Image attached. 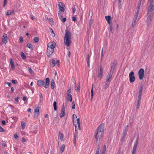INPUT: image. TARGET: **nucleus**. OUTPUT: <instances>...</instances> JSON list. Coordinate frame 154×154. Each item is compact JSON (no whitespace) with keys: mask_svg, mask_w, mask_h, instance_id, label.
I'll return each mask as SVG.
<instances>
[{"mask_svg":"<svg viewBox=\"0 0 154 154\" xmlns=\"http://www.w3.org/2000/svg\"><path fill=\"white\" fill-rule=\"evenodd\" d=\"M91 99H92L93 97V85H92V89L91 91Z\"/></svg>","mask_w":154,"mask_h":154,"instance_id":"nucleus-36","label":"nucleus"},{"mask_svg":"<svg viewBox=\"0 0 154 154\" xmlns=\"http://www.w3.org/2000/svg\"><path fill=\"white\" fill-rule=\"evenodd\" d=\"M61 19V21L63 22H65V21H66V18H60Z\"/></svg>","mask_w":154,"mask_h":154,"instance_id":"nucleus-49","label":"nucleus"},{"mask_svg":"<svg viewBox=\"0 0 154 154\" xmlns=\"http://www.w3.org/2000/svg\"><path fill=\"white\" fill-rule=\"evenodd\" d=\"M72 20L74 22L76 20V18L75 17H73L72 18Z\"/></svg>","mask_w":154,"mask_h":154,"instance_id":"nucleus-52","label":"nucleus"},{"mask_svg":"<svg viewBox=\"0 0 154 154\" xmlns=\"http://www.w3.org/2000/svg\"><path fill=\"white\" fill-rule=\"evenodd\" d=\"M138 74L140 79V80L142 79L144 74V70L142 69H140L139 71Z\"/></svg>","mask_w":154,"mask_h":154,"instance_id":"nucleus-13","label":"nucleus"},{"mask_svg":"<svg viewBox=\"0 0 154 154\" xmlns=\"http://www.w3.org/2000/svg\"><path fill=\"white\" fill-rule=\"evenodd\" d=\"M71 33L69 31H65V34L64 39V42L65 44L67 46H69L71 42L70 39Z\"/></svg>","mask_w":154,"mask_h":154,"instance_id":"nucleus-3","label":"nucleus"},{"mask_svg":"<svg viewBox=\"0 0 154 154\" xmlns=\"http://www.w3.org/2000/svg\"><path fill=\"white\" fill-rule=\"evenodd\" d=\"M50 64L51 66L53 67L55 66V61L54 60H52L50 61Z\"/></svg>","mask_w":154,"mask_h":154,"instance_id":"nucleus-25","label":"nucleus"},{"mask_svg":"<svg viewBox=\"0 0 154 154\" xmlns=\"http://www.w3.org/2000/svg\"><path fill=\"white\" fill-rule=\"evenodd\" d=\"M53 106L54 110L55 111L56 110H57V103L55 101L54 102Z\"/></svg>","mask_w":154,"mask_h":154,"instance_id":"nucleus-33","label":"nucleus"},{"mask_svg":"<svg viewBox=\"0 0 154 154\" xmlns=\"http://www.w3.org/2000/svg\"><path fill=\"white\" fill-rule=\"evenodd\" d=\"M75 90L77 91H79L80 90V85L79 84H75Z\"/></svg>","mask_w":154,"mask_h":154,"instance_id":"nucleus-22","label":"nucleus"},{"mask_svg":"<svg viewBox=\"0 0 154 154\" xmlns=\"http://www.w3.org/2000/svg\"><path fill=\"white\" fill-rule=\"evenodd\" d=\"M23 100L24 101H26V98L25 97H24L23 98Z\"/></svg>","mask_w":154,"mask_h":154,"instance_id":"nucleus-63","label":"nucleus"},{"mask_svg":"<svg viewBox=\"0 0 154 154\" xmlns=\"http://www.w3.org/2000/svg\"><path fill=\"white\" fill-rule=\"evenodd\" d=\"M14 137L15 139H17L18 138V136L17 134H14Z\"/></svg>","mask_w":154,"mask_h":154,"instance_id":"nucleus-57","label":"nucleus"},{"mask_svg":"<svg viewBox=\"0 0 154 154\" xmlns=\"http://www.w3.org/2000/svg\"><path fill=\"white\" fill-rule=\"evenodd\" d=\"M141 94L140 95L139 94V96H138V99H141Z\"/></svg>","mask_w":154,"mask_h":154,"instance_id":"nucleus-62","label":"nucleus"},{"mask_svg":"<svg viewBox=\"0 0 154 154\" xmlns=\"http://www.w3.org/2000/svg\"><path fill=\"white\" fill-rule=\"evenodd\" d=\"M143 89L142 86H140V88L139 91V94H141Z\"/></svg>","mask_w":154,"mask_h":154,"instance_id":"nucleus-42","label":"nucleus"},{"mask_svg":"<svg viewBox=\"0 0 154 154\" xmlns=\"http://www.w3.org/2000/svg\"><path fill=\"white\" fill-rule=\"evenodd\" d=\"M20 42L22 43L23 41V38L22 37H20L19 38Z\"/></svg>","mask_w":154,"mask_h":154,"instance_id":"nucleus-51","label":"nucleus"},{"mask_svg":"<svg viewBox=\"0 0 154 154\" xmlns=\"http://www.w3.org/2000/svg\"><path fill=\"white\" fill-rule=\"evenodd\" d=\"M105 18L109 24L112 23V22L111 20V17L110 16H106L105 17Z\"/></svg>","mask_w":154,"mask_h":154,"instance_id":"nucleus-20","label":"nucleus"},{"mask_svg":"<svg viewBox=\"0 0 154 154\" xmlns=\"http://www.w3.org/2000/svg\"><path fill=\"white\" fill-rule=\"evenodd\" d=\"M6 146V145L5 143H2V146L3 147H5Z\"/></svg>","mask_w":154,"mask_h":154,"instance_id":"nucleus-59","label":"nucleus"},{"mask_svg":"<svg viewBox=\"0 0 154 154\" xmlns=\"http://www.w3.org/2000/svg\"><path fill=\"white\" fill-rule=\"evenodd\" d=\"M65 114V108L64 106H63L61 110V113L60 115V118H62L63 117Z\"/></svg>","mask_w":154,"mask_h":154,"instance_id":"nucleus-21","label":"nucleus"},{"mask_svg":"<svg viewBox=\"0 0 154 154\" xmlns=\"http://www.w3.org/2000/svg\"><path fill=\"white\" fill-rule=\"evenodd\" d=\"M140 106V103H137V109H138L139 108Z\"/></svg>","mask_w":154,"mask_h":154,"instance_id":"nucleus-58","label":"nucleus"},{"mask_svg":"<svg viewBox=\"0 0 154 154\" xmlns=\"http://www.w3.org/2000/svg\"><path fill=\"white\" fill-rule=\"evenodd\" d=\"M5 84H7L8 85L9 87H10L11 85V83L10 82H6L5 83Z\"/></svg>","mask_w":154,"mask_h":154,"instance_id":"nucleus-50","label":"nucleus"},{"mask_svg":"<svg viewBox=\"0 0 154 154\" xmlns=\"http://www.w3.org/2000/svg\"><path fill=\"white\" fill-rule=\"evenodd\" d=\"M65 145L64 144L62 145L60 147V150L61 153L63 152L65 148Z\"/></svg>","mask_w":154,"mask_h":154,"instance_id":"nucleus-26","label":"nucleus"},{"mask_svg":"<svg viewBox=\"0 0 154 154\" xmlns=\"http://www.w3.org/2000/svg\"><path fill=\"white\" fill-rule=\"evenodd\" d=\"M54 51V49H52L51 48H48L47 53V56L48 57H50V56L53 53Z\"/></svg>","mask_w":154,"mask_h":154,"instance_id":"nucleus-14","label":"nucleus"},{"mask_svg":"<svg viewBox=\"0 0 154 154\" xmlns=\"http://www.w3.org/2000/svg\"><path fill=\"white\" fill-rule=\"evenodd\" d=\"M109 29L112 33L113 32V29L112 23L109 24Z\"/></svg>","mask_w":154,"mask_h":154,"instance_id":"nucleus-28","label":"nucleus"},{"mask_svg":"<svg viewBox=\"0 0 154 154\" xmlns=\"http://www.w3.org/2000/svg\"><path fill=\"white\" fill-rule=\"evenodd\" d=\"M140 7V2L139 3L138 5H137V8L136 9V11L135 13V15L133 18V21L134 22H136V20L137 19L138 16V13L139 11V10Z\"/></svg>","mask_w":154,"mask_h":154,"instance_id":"nucleus-6","label":"nucleus"},{"mask_svg":"<svg viewBox=\"0 0 154 154\" xmlns=\"http://www.w3.org/2000/svg\"><path fill=\"white\" fill-rule=\"evenodd\" d=\"M55 66L58 67L60 66L59 61V60H57L56 63H55Z\"/></svg>","mask_w":154,"mask_h":154,"instance_id":"nucleus-41","label":"nucleus"},{"mask_svg":"<svg viewBox=\"0 0 154 154\" xmlns=\"http://www.w3.org/2000/svg\"><path fill=\"white\" fill-rule=\"evenodd\" d=\"M138 141V138L137 137L135 143H134V146L133 149H136L137 146V144Z\"/></svg>","mask_w":154,"mask_h":154,"instance_id":"nucleus-24","label":"nucleus"},{"mask_svg":"<svg viewBox=\"0 0 154 154\" xmlns=\"http://www.w3.org/2000/svg\"><path fill=\"white\" fill-rule=\"evenodd\" d=\"M6 122H5V120H2V123L3 124V125H5V124Z\"/></svg>","mask_w":154,"mask_h":154,"instance_id":"nucleus-61","label":"nucleus"},{"mask_svg":"<svg viewBox=\"0 0 154 154\" xmlns=\"http://www.w3.org/2000/svg\"><path fill=\"white\" fill-rule=\"evenodd\" d=\"M112 73H110L107 76L106 81L105 84L104 86V88L106 89L109 86V85L112 80Z\"/></svg>","mask_w":154,"mask_h":154,"instance_id":"nucleus-5","label":"nucleus"},{"mask_svg":"<svg viewBox=\"0 0 154 154\" xmlns=\"http://www.w3.org/2000/svg\"><path fill=\"white\" fill-rule=\"evenodd\" d=\"M56 46V44L54 42H50L48 45V48L54 49V48Z\"/></svg>","mask_w":154,"mask_h":154,"instance_id":"nucleus-15","label":"nucleus"},{"mask_svg":"<svg viewBox=\"0 0 154 154\" xmlns=\"http://www.w3.org/2000/svg\"><path fill=\"white\" fill-rule=\"evenodd\" d=\"M10 61L11 67H14V63L12 59H10Z\"/></svg>","mask_w":154,"mask_h":154,"instance_id":"nucleus-30","label":"nucleus"},{"mask_svg":"<svg viewBox=\"0 0 154 154\" xmlns=\"http://www.w3.org/2000/svg\"><path fill=\"white\" fill-rule=\"evenodd\" d=\"M39 107L38 105H36L34 109V115L36 117H37L39 115Z\"/></svg>","mask_w":154,"mask_h":154,"instance_id":"nucleus-11","label":"nucleus"},{"mask_svg":"<svg viewBox=\"0 0 154 154\" xmlns=\"http://www.w3.org/2000/svg\"><path fill=\"white\" fill-rule=\"evenodd\" d=\"M73 122L75 128V133H76L78 129H80V123L79 119H77L76 115L73 114L72 115Z\"/></svg>","mask_w":154,"mask_h":154,"instance_id":"nucleus-4","label":"nucleus"},{"mask_svg":"<svg viewBox=\"0 0 154 154\" xmlns=\"http://www.w3.org/2000/svg\"><path fill=\"white\" fill-rule=\"evenodd\" d=\"M118 2H119V6H120L121 5V0H118Z\"/></svg>","mask_w":154,"mask_h":154,"instance_id":"nucleus-55","label":"nucleus"},{"mask_svg":"<svg viewBox=\"0 0 154 154\" xmlns=\"http://www.w3.org/2000/svg\"><path fill=\"white\" fill-rule=\"evenodd\" d=\"M86 60L87 61L88 66H89V55H88L86 58Z\"/></svg>","mask_w":154,"mask_h":154,"instance_id":"nucleus-34","label":"nucleus"},{"mask_svg":"<svg viewBox=\"0 0 154 154\" xmlns=\"http://www.w3.org/2000/svg\"><path fill=\"white\" fill-rule=\"evenodd\" d=\"M72 109H74L75 108V104L74 102L72 103Z\"/></svg>","mask_w":154,"mask_h":154,"instance_id":"nucleus-47","label":"nucleus"},{"mask_svg":"<svg viewBox=\"0 0 154 154\" xmlns=\"http://www.w3.org/2000/svg\"><path fill=\"white\" fill-rule=\"evenodd\" d=\"M117 63L116 60H114L111 63V67H114L117 66Z\"/></svg>","mask_w":154,"mask_h":154,"instance_id":"nucleus-19","label":"nucleus"},{"mask_svg":"<svg viewBox=\"0 0 154 154\" xmlns=\"http://www.w3.org/2000/svg\"><path fill=\"white\" fill-rule=\"evenodd\" d=\"M77 136V135L76 134H75L74 136V144L75 146L76 145V141Z\"/></svg>","mask_w":154,"mask_h":154,"instance_id":"nucleus-35","label":"nucleus"},{"mask_svg":"<svg viewBox=\"0 0 154 154\" xmlns=\"http://www.w3.org/2000/svg\"><path fill=\"white\" fill-rule=\"evenodd\" d=\"M8 37L7 34L5 33H3V36L2 38V42L1 43V45H2L3 43L6 44L8 42Z\"/></svg>","mask_w":154,"mask_h":154,"instance_id":"nucleus-7","label":"nucleus"},{"mask_svg":"<svg viewBox=\"0 0 154 154\" xmlns=\"http://www.w3.org/2000/svg\"><path fill=\"white\" fill-rule=\"evenodd\" d=\"M100 149V147H99V146H98L97 149L96 151V152L95 154H99Z\"/></svg>","mask_w":154,"mask_h":154,"instance_id":"nucleus-44","label":"nucleus"},{"mask_svg":"<svg viewBox=\"0 0 154 154\" xmlns=\"http://www.w3.org/2000/svg\"><path fill=\"white\" fill-rule=\"evenodd\" d=\"M28 70L30 74H33L34 73V72L31 68H28Z\"/></svg>","mask_w":154,"mask_h":154,"instance_id":"nucleus-38","label":"nucleus"},{"mask_svg":"<svg viewBox=\"0 0 154 154\" xmlns=\"http://www.w3.org/2000/svg\"><path fill=\"white\" fill-rule=\"evenodd\" d=\"M22 140L23 142H25L26 140L24 138H22Z\"/></svg>","mask_w":154,"mask_h":154,"instance_id":"nucleus-64","label":"nucleus"},{"mask_svg":"<svg viewBox=\"0 0 154 154\" xmlns=\"http://www.w3.org/2000/svg\"><path fill=\"white\" fill-rule=\"evenodd\" d=\"M27 46L31 49H32V45L30 44V43H28L27 45Z\"/></svg>","mask_w":154,"mask_h":154,"instance_id":"nucleus-39","label":"nucleus"},{"mask_svg":"<svg viewBox=\"0 0 154 154\" xmlns=\"http://www.w3.org/2000/svg\"><path fill=\"white\" fill-rule=\"evenodd\" d=\"M14 89L13 87L11 88V92H13L14 91Z\"/></svg>","mask_w":154,"mask_h":154,"instance_id":"nucleus-60","label":"nucleus"},{"mask_svg":"<svg viewBox=\"0 0 154 154\" xmlns=\"http://www.w3.org/2000/svg\"><path fill=\"white\" fill-rule=\"evenodd\" d=\"M21 125L22 129H24V128H25V124L24 122L22 121L21 122Z\"/></svg>","mask_w":154,"mask_h":154,"instance_id":"nucleus-32","label":"nucleus"},{"mask_svg":"<svg viewBox=\"0 0 154 154\" xmlns=\"http://www.w3.org/2000/svg\"><path fill=\"white\" fill-rule=\"evenodd\" d=\"M71 90L69 88L67 91V96L66 97L67 99L69 101L71 102L72 100V96L70 94Z\"/></svg>","mask_w":154,"mask_h":154,"instance_id":"nucleus-10","label":"nucleus"},{"mask_svg":"<svg viewBox=\"0 0 154 154\" xmlns=\"http://www.w3.org/2000/svg\"><path fill=\"white\" fill-rule=\"evenodd\" d=\"M136 150V149H133L132 154H135Z\"/></svg>","mask_w":154,"mask_h":154,"instance_id":"nucleus-56","label":"nucleus"},{"mask_svg":"<svg viewBox=\"0 0 154 154\" xmlns=\"http://www.w3.org/2000/svg\"><path fill=\"white\" fill-rule=\"evenodd\" d=\"M153 2H154V0H148L150 4L147 8L146 23L148 27L151 24L152 20L154 17V6L151 4Z\"/></svg>","mask_w":154,"mask_h":154,"instance_id":"nucleus-1","label":"nucleus"},{"mask_svg":"<svg viewBox=\"0 0 154 154\" xmlns=\"http://www.w3.org/2000/svg\"><path fill=\"white\" fill-rule=\"evenodd\" d=\"M129 80L131 83L134 82L135 81V77L134 75V72L131 71L129 74Z\"/></svg>","mask_w":154,"mask_h":154,"instance_id":"nucleus-12","label":"nucleus"},{"mask_svg":"<svg viewBox=\"0 0 154 154\" xmlns=\"http://www.w3.org/2000/svg\"><path fill=\"white\" fill-rule=\"evenodd\" d=\"M11 82L14 84H16L17 83V81L14 80H11Z\"/></svg>","mask_w":154,"mask_h":154,"instance_id":"nucleus-48","label":"nucleus"},{"mask_svg":"<svg viewBox=\"0 0 154 154\" xmlns=\"http://www.w3.org/2000/svg\"><path fill=\"white\" fill-rule=\"evenodd\" d=\"M5 132V130L1 126H0V132Z\"/></svg>","mask_w":154,"mask_h":154,"instance_id":"nucleus-43","label":"nucleus"},{"mask_svg":"<svg viewBox=\"0 0 154 154\" xmlns=\"http://www.w3.org/2000/svg\"><path fill=\"white\" fill-rule=\"evenodd\" d=\"M21 57H22V58L23 59H26V56L23 52H22L21 53Z\"/></svg>","mask_w":154,"mask_h":154,"instance_id":"nucleus-37","label":"nucleus"},{"mask_svg":"<svg viewBox=\"0 0 154 154\" xmlns=\"http://www.w3.org/2000/svg\"><path fill=\"white\" fill-rule=\"evenodd\" d=\"M58 15H59V17L60 19L61 18H62L63 15L61 14V12H59Z\"/></svg>","mask_w":154,"mask_h":154,"instance_id":"nucleus-46","label":"nucleus"},{"mask_svg":"<svg viewBox=\"0 0 154 154\" xmlns=\"http://www.w3.org/2000/svg\"><path fill=\"white\" fill-rule=\"evenodd\" d=\"M72 13H73V14H74L75 13V11H76V9L74 7H73L72 8Z\"/></svg>","mask_w":154,"mask_h":154,"instance_id":"nucleus-45","label":"nucleus"},{"mask_svg":"<svg viewBox=\"0 0 154 154\" xmlns=\"http://www.w3.org/2000/svg\"><path fill=\"white\" fill-rule=\"evenodd\" d=\"M7 0H4V4H3L4 7H5V5L7 4Z\"/></svg>","mask_w":154,"mask_h":154,"instance_id":"nucleus-53","label":"nucleus"},{"mask_svg":"<svg viewBox=\"0 0 154 154\" xmlns=\"http://www.w3.org/2000/svg\"><path fill=\"white\" fill-rule=\"evenodd\" d=\"M58 5L59 9V12H64L65 11L64 7H65L64 4L62 2H60Z\"/></svg>","mask_w":154,"mask_h":154,"instance_id":"nucleus-9","label":"nucleus"},{"mask_svg":"<svg viewBox=\"0 0 154 154\" xmlns=\"http://www.w3.org/2000/svg\"><path fill=\"white\" fill-rule=\"evenodd\" d=\"M33 40L35 42H38L39 38L38 37H36L34 38Z\"/></svg>","mask_w":154,"mask_h":154,"instance_id":"nucleus-40","label":"nucleus"},{"mask_svg":"<svg viewBox=\"0 0 154 154\" xmlns=\"http://www.w3.org/2000/svg\"><path fill=\"white\" fill-rule=\"evenodd\" d=\"M103 132V128L100 125L97 128L94 134V137L97 141H99L102 137Z\"/></svg>","mask_w":154,"mask_h":154,"instance_id":"nucleus-2","label":"nucleus"},{"mask_svg":"<svg viewBox=\"0 0 154 154\" xmlns=\"http://www.w3.org/2000/svg\"><path fill=\"white\" fill-rule=\"evenodd\" d=\"M127 133V129H125L123 132V139L124 140L125 137L126 136Z\"/></svg>","mask_w":154,"mask_h":154,"instance_id":"nucleus-31","label":"nucleus"},{"mask_svg":"<svg viewBox=\"0 0 154 154\" xmlns=\"http://www.w3.org/2000/svg\"><path fill=\"white\" fill-rule=\"evenodd\" d=\"M12 14H15L14 11L13 10H8L6 13V15L8 16Z\"/></svg>","mask_w":154,"mask_h":154,"instance_id":"nucleus-23","label":"nucleus"},{"mask_svg":"<svg viewBox=\"0 0 154 154\" xmlns=\"http://www.w3.org/2000/svg\"><path fill=\"white\" fill-rule=\"evenodd\" d=\"M55 82L54 80H52L51 81V87L52 89H53L54 87Z\"/></svg>","mask_w":154,"mask_h":154,"instance_id":"nucleus-27","label":"nucleus"},{"mask_svg":"<svg viewBox=\"0 0 154 154\" xmlns=\"http://www.w3.org/2000/svg\"><path fill=\"white\" fill-rule=\"evenodd\" d=\"M44 82L42 80H38L37 81V85L39 87H41L43 86L44 84Z\"/></svg>","mask_w":154,"mask_h":154,"instance_id":"nucleus-17","label":"nucleus"},{"mask_svg":"<svg viewBox=\"0 0 154 154\" xmlns=\"http://www.w3.org/2000/svg\"><path fill=\"white\" fill-rule=\"evenodd\" d=\"M106 150V146L105 145H104L103 148L102 150V154H105V152Z\"/></svg>","mask_w":154,"mask_h":154,"instance_id":"nucleus-29","label":"nucleus"},{"mask_svg":"<svg viewBox=\"0 0 154 154\" xmlns=\"http://www.w3.org/2000/svg\"><path fill=\"white\" fill-rule=\"evenodd\" d=\"M136 25V22L133 21L132 23V26L133 27H134Z\"/></svg>","mask_w":154,"mask_h":154,"instance_id":"nucleus-54","label":"nucleus"},{"mask_svg":"<svg viewBox=\"0 0 154 154\" xmlns=\"http://www.w3.org/2000/svg\"><path fill=\"white\" fill-rule=\"evenodd\" d=\"M58 138L62 141H63L65 139L64 135L60 132H59Z\"/></svg>","mask_w":154,"mask_h":154,"instance_id":"nucleus-16","label":"nucleus"},{"mask_svg":"<svg viewBox=\"0 0 154 154\" xmlns=\"http://www.w3.org/2000/svg\"><path fill=\"white\" fill-rule=\"evenodd\" d=\"M98 71L97 76L98 77L101 79L103 75V73L104 72L103 68H98L97 69Z\"/></svg>","mask_w":154,"mask_h":154,"instance_id":"nucleus-8","label":"nucleus"},{"mask_svg":"<svg viewBox=\"0 0 154 154\" xmlns=\"http://www.w3.org/2000/svg\"><path fill=\"white\" fill-rule=\"evenodd\" d=\"M49 82H50L49 79L48 78H46L45 79L46 84L44 86V87L45 88H48L49 85Z\"/></svg>","mask_w":154,"mask_h":154,"instance_id":"nucleus-18","label":"nucleus"}]
</instances>
